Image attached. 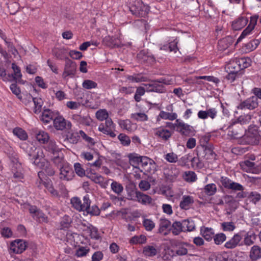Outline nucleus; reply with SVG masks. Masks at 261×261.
Instances as JSON below:
<instances>
[{
	"instance_id": "nucleus-1",
	"label": "nucleus",
	"mask_w": 261,
	"mask_h": 261,
	"mask_svg": "<svg viewBox=\"0 0 261 261\" xmlns=\"http://www.w3.org/2000/svg\"><path fill=\"white\" fill-rule=\"evenodd\" d=\"M261 141V130L256 125H250L245 130V134L241 137L239 143L242 145H258Z\"/></svg>"
},
{
	"instance_id": "nucleus-2",
	"label": "nucleus",
	"mask_w": 261,
	"mask_h": 261,
	"mask_svg": "<svg viewBox=\"0 0 261 261\" xmlns=\"http://www.w3.org/2000/svg\"><path fill=\"white\" fill-rule=\"evenodd\" d=\"M128 8L132 14L137 17H145L149 11V7L141 0L130 2Z\"/></svg>"
},
{
	"instance_id": "nucleus-3",
	"label": "nucleus",
	"mask_w": 261,
	"mask_h": 261,
	"mask_svg": "<svg viewBox=\"0 0 261 261\" xmlns=\"http://www.w3.org/2000/svg\"><path fill=\"white\" fill-rule=\"evenodd\" d=\"M237 120L238 121L233 122L227 127L228 135L232 139H239V141L243 136L244 130L242 124L245 123L246 120H245L242 116L239 117Z\"/></svg>"
},
{
	"instance_id": "nucleus-4",
	"label": "nucleus",
	"mask_w": 261,
	"mask_h": 261,
	"mask_svg": "<svg viewBox=\"0 0 261 261\" xmlns=\"http://www.w3.org/2000/svg\"><path fill=\"white\" fill-rule=\"evenodd\" d=\"M197 154L198 156L204 158L206 160H216L217 154L214 151L213 145L207 142L205 145H201L197 147Z\"/></svg>"
},
{
	"instance_id": "nucleus-5",
	"label": "nucleus",
	"mask_w": 261,
	"mask_h": 261,
	"mask_svg": "<svg viewBox=\"0 0 261 261\" xmlns=\"http://www.w3.org/2000/svg\"><path fill=\"white\" fill-rule=\"evenodd\" d=\"M25 208L29 210L32 218L36 221L39 223H47L48 222L47 216L36 205L27 204Z\"/></svg>"
},
{
	"instance_id": "nucleus-6",
	"label": "nucleus",
	"mask_w": 261,
	"mask_h": 261,
	"mask_svg": "<svg viewBox=\"0 0 261 261\" xmlns=\"http://www.w3.org/2000/svg\"><path fill=\"white\" fill-rule=\"evenodd\" d=\"M220 181L222 186L226 189L233 191L244 190V187L242 185L231 180L227 177L222 176Z\"/></svg>"
},
{
	"instance_id": "nucleus-7",
	"label": "nucleus",
	"mask_w": 261,
	"mask_h": 261,
	"mask_svg": "<svg viewBox=\"0 0 261 261\" xmlns=\"http://www.w3.org/2000/svg\"><path fill=\"white\" fill-rule=\"evenodd\" d=\"M29 160L36 166L39 167L45 160H43L44 155L43 150L40 148H35L28 153Z\"/></svg>"
},
{
	"instance_id": "nucleus-8",
	"label": "nucleus",
	"mask_w": 261,
	"mask_h": 261,
	"mask_svg": "<svg viewBox=\"0 0 261 261\" xmlns=\"http://www.w3.org/2000/svg\"><path fill=\"white\" fill-rule=\"evenodd\" d=\"M76 64L75 62L67 59L66 60L62 77L64 79H66L68 76L73 77L76 73Z\"/></svg>"
},
{
	"instance_id": "nucleus-9",
	"label": "nucleus",
	"mask_w": 261,
	"mask_h": 261,
	"mask_svg": "<svg viewBox=\"0 0 261 261\" xmlns=\"http://www.w3.org/2000/svg\"><path fill=\"white\" fill-rule=\"evenodd\" d=\"M60 178L62 180L69 181L74 176V172L72 167L68 163L65 164L63 167L59 169Z\"/></svg>"
},
{
	"instance_id": "nucleus-10",
	"label": "nucleus",
	"mask_w": 261,
	"mask_h": 261,
	"mask_svg": "<svg viewBox=\"0 0 261 261\" xmlns=\"http://www.w3.org/2000/svg\"><path fill=\"white\" fill-rule=\"evenodd\" d=\"M258 106V102L257 97L255 96H251L246 100L241 101L237 106L238 109L243 110H253L257 108Z\"/></svg>"
},
{
	"instance_id": "nucleus-11",
	"label": "nucleus",
	"mask_w": 261,
	"mask_h": 261,
	"mask_svg": "<svg viewBox=\"0 0 261 261\" xmlns=\"http://www.w3.org/2000/svg\"><path fill=\"white\" fill-rule=\"evenodd\" d=\"M27 242L23 240L17 239L11 243L10 249L14 253H21L27 248Z\"/></svg>"
},
{
	"instance_id": "nucleus-12",
	"label": "nucleus",
	"mask_w": 261,
	"mask_h": 261,
	"mask_svg": "<svg viewBox=\"0 0 261 261\" xmlns=\"http://www.w3.org/2000/svg\"><path fill=\"white\" fill-rule=\"evenodd\" d=\"M54 127L58 130L69 129L71 127V123L67 121L62 116L56 115L54 120Z\"/></svg>"
},
{
	"instance_id": "nucleus-13",
	"label": "nucleus",
	"mask_w": 261,
	"mask_h": 261,
	"mask_svg": "<svg viewBox=\"0 0 261 261\" xmlns=\"http://www.w3.org/2000/svg\"><path fill=\"white\" fill-rule=\"evenodd\" d=\"M176 122H177V128L176 130L182 135L188 136L194 134V130L192 126L185 123L179 119H176Z\"/></svg>"
},
{
	"instance_id": "nucleus-14",
	"label": "nucleus",
	"mask_w": 261,
	"mask_h": 261,
	"mask_svg": "<svg viewBox=\"0 0 261 261\" xmlns=\"http://www.w3.org/2000/svg\"><path fill=\"white\" fill-rule=\"evenodd\" d=\"M140 163L141 164L144 172L147 173H151L152 170V167L154 168L155 165L152 160L145 156H141ZM154 169H153V172H154Z\"/></svg>"
},
{
	"instance_id": "nucleus-15",
	"label": "nucleus",
	"mask_w": 261,
	"mask_h": 261,
	"mask_svg": "<svg viewBox=\"0 0 261 261\" xmlns=\"http://www.w3.org/2000/svg\"><path fill=\"white\" fill-rule=\"evenodd\" d=\"M144 85L146 87L147 92L163 93L166 91L165 87L162 84H160L155 81H153L152 84H144Z\"/></svg>"
},
{
	"instance_id": "nucleus-16",
	"label": "nucleus",
	"mask_w": 261,
	"mask_h": 261,
	"mask_svg": "<svg viewBox=\"0 0 261 261\" xmlns=\"http://www.w3.org/2000/svg\"><path fill=\"white\" fill-rule=\"evenodd\" d=\"M58 112H55L51 110L47 109L43 110L40 117V120L44 123L48 124L51 120H54Z\"/></svg>"
},
{
	"instance_id": "nucleus-17",
	"label": "nucleus",
	"mask_w": 261,
	"mask_h": 261,
	"mask_svg": "<svg viewBox=\"0 0 261 261\" xmlns=\"http://www.w3.org/2000/svg\"><path fill=\"white\" fill-rule=\"evenodd\" d=\"M234 39L231 36H227L218 41V48L220 50H224L228 48L234 42Z\"/></svg>"
},
{
	"instance_id": "nucleus-18",
	"label": "nucleus",
	"mask_w": 261,
	"mask_h": 261,
	"mask_svg": "<svg viewBox=\"0 0 261 261\" xmlns=\"http://www.w3.org/2000/svg\"><path fill=\"white\" fill-rule=\"evenodd\" d=\"M12 68L13 70L14 73L8 74V77L10 78V80H13L15 81H18L19 83H21L22 74L21 73L20 68L15 63H13L12 64Z\"/></svg>"
},
{
	"instance_id": "nucleus-19",
	"label": "nucleus",
	"mask_w": 261,
	"mask_h": 261,
	"mask_svg": "<svg viewBox=\"0 0 261 261\" xmlns=\"http://www.w3.org/2000/svg\"><path fill=\"white\" fill-rule=\"evenodd\" d=\"M242 239L240 233H236L229 241L225 243L224 246L227 249H233L239 245Z\"/></svg>"
},
{
	"instance_id": "nucleus-20",
	"label": "nucleus",
	"mask_w": 261,
	"mask_h": 261,
	"mask_svg": "<svg viewBox=\"0 0 261 261\" xmlns=\"http://www.w3.org/2000/svg\"><path fill=\"white\" fill-rule=\"evenodd\" d=\"M248 20L246 17L241 16L232 22V29L237 31L242 29L247 23Z\"/></svg>"
},
{
	"instance_id": "nucleus-21",
	"label": "nucleus",
	"mask_w": 261,
	"mask_h": 261,
	"mask_svg": "<svg viewBox=\"0 0 261 261\" xmlns=\"http://www.w3.org/2000/svg\"><path fill=\"white\" fill-rule=\"evenodd\" d=\"M136 195L137 200L144 204H150L152 202V198L148 195L143 194L139 191H132Z\"/></svg>"
},
{
	"instance_id": "nucleus-22",
	"label": "nucleus",
	"mask_w": 261,
	"mask_h": 261,
	"mask_svg": "<svg viewBox=\"0 0 261 261\" xmlns=\"http://www.w3.org/2000/svg\"><path fill=\"white\" fill-rule=\"evenodd\" d=\"M11 172L13 178L16 181H21L24 178L23 169L21 164L16 165V167H11Z\"/></svg>"
},
{
	"instance_id": "nucleus-23",
	"label": "nucleus",
	"mask_w": 261,
	"mask_h": 261,
	"mask_svg": "<svg viewBox=\"0 0 261 261\" xmlns=\"http://www.w3.org/2000/svg\"><path fill=\"white\" fill-rule=\"evenodd\" d=\"M51 160L55 165L59 169L68 163L64 160L63 154L60 152L54 155Z\"/></svg>"
},
{
	"instance_id": "nucleus-24",
	"label": "nucleus",
	"mask_w": 261,
	"mask_h": 261,
	"mask_svg": "<svg viewBox=\"0 0 261 261\" xmlns=\"http://www.w3.org/2000/svg\"><path fill=\"white\" fill-rule=\"evenodd\" d=\"M240 166L242 169L247 172L254 173L256 171L255 163L249 160L241 162Z\"/></svg>"
},
{
	"instance_id": "nucleus-25",
	"label": "nucleus",
	"mask_w": 261,
	"mask_h": 261,
	"mask_svg": "<svg viewBox=\"0 0 261 261\" xmlns=\"http://www.w3.org/2000/svg\"><path fill=\"white\" fill-rule=\"evenodd\" d=\"M39 167L43 170L47 176H52L55 174L54 169L50 163L46 161H44Z\"/></svg>"
},
{
	"instance_id": "nucleus-26",
	"label": "nucleus",
	"mask_w": 261,
	"mask_h": 261,
	"mask_svg": "<svg viewBox=\"0 0 261 261\" xmlns=\"http://www.w3.org/2000/svg\"><path fill=\"white\" fill-rule=\"evenodd\" d=\"M194 203V200L192 196L185 195L182 197V200L180 202L179 206L181 209L188 210L191 204Z\"/></svg>"
},
{
	"instance_id": "nucleus-27",
	"label": "nucleus",
	"mask_w": 261,
	"mask_h": 261,
	"mask_svg": "<svg viewBox=\"0 0 261 261\" xmlns=\"http://www.w3.org/2000/svg\"><path fill=\"white\" fill-rule=\"evenodd\" d=\"M184 232L192 231L195 228L194 222L190 219H184L181 221Z\"/></svg>"
},
{
	"instance_id": "nucleus-28",
	"label": "nucleus",
	"mask_w": 261,
	"mask_h": 261,
	"mask_svg": "<svg viewBox=\"0 0 261 261\" xmlns=\"http://www.w3.org/2000/svg\"><path fill=\"white\" fill-rule=\"evenodd\" d=\"M47 151L53 155H55L61 152V150L56 145V142L53 140H50L48 144L45 147Z\"/></svg>"
},
{
	"instance_id": "nucleus-29",
	"label": "nucleus",
	"mask_w": 261,
	"mask_h": 261,
	"mask_svg": "<svg viewBox=\"0 0 261 261\" xmlns=\"http://www.w3.org/2000/svg\"><path fill=\"white\" fill-rule=\"evenodd\" d=\"M155 135L160 137L164 141H167L171 137L172 134L168 129L160 127L156 129Z\"/></svg>"
},
{
	"instance_id": "nucleus-30",
	"label": "nucleus",
	"mask_w": 261,
	"mask_h": 261,
	"mask_svg": "<svg viewBox=\"0 0 261 261\" xmlns=\"http://www.w3.org/2000/svg\"><path fill=\"white\" fill-rule=\"evenodd\" d=\"M171 226V222L166 219H161L160 220L159 232L164 233L165 235L168 234L167 232H164L168 229Z\"/></svg>"
},
{
	"instance_id": "nucleus-31",
	"label": "nucleus",
	"mask_w": 261,
	"mask_h": 261,
	"mask_svg": "<svg viewBox=\"0 0 261 261\" xmlns=\"http://www.w3.org/2000/svg\"><path fill=\"white\" fill-rule=\"evenodd\" d=\"M139 58H142L144 61L149 62L150 63H154L155 59L153 55L149 54L145 50H142L138 54Z\"/></svg>"
},
{
	"instance_id": "nucleus-32",
	"label": "nucleus",
	"mask_w": 261,
	"mask_h": 261,
	"mask_svg": "<svg viewBox=\"0 0 261 261\" xmlns=\"http://www.w3.org/2000/svg\"><path fill=\"white\" fill-rule=\"evenodd\" d=\"M200 233L207 241H211L214 236V232L212 228L205 227L203 229H201Z\"/></svg>"
},
{
	"instance_id": "nucleus-33",
	"label": "nucleus",
	"mask_w": 261,
	"mask_h": 261,
	"mask_svg": "<svg viewBox=\"0 0 261 261\" xmlns=\"http://www.w3.org/2000/svg\"><path fill=\"white\" fill-rule=\"evenodd\" d=\"M174 235H178L181 232H184L181 221H175L173 223L171 228L169 229Z\"/></svg>"
},
{
	"instance_id": "nucleus-34",
	"label": "nucleus",
	"mask_w": 261,
	"mask_h": 261,
	"mask_svg": "<svg viewBox=\"0 0 261 261\" xmlns=\"http://www.w3.org/2000/svg\"><path fill=\"white\" fill-rule=\"evenodd\" d=\"M188 243H179L176 245V254L179 256L186 255L188 253V249L186 248L189 246Z\"/></svg>"
},
{
	"instance_id": "nucleus-35",
	"label": "nucleus",
	"mask_w": 261,
	"mask_h": 261,
	"mask_svg": "<svg viewBox=\"0 0 261 261\" xmlns=\"http://www.w3.org/2000/svg\"><path fill=\"white\" fill-rule=\"evenodd\" d=\"M261 257V248L257 245L253 246L250 252V257L252 260H255Z\"/></svg>"
},
{
	"instance_id": "nucleus-36",
	"label": "nucleus",
	"mask_w": 261,
	"mask_h": 261,
	"mask_svg": "<svg viewBox=\"0 0 261 261\" xmlns=\"http://www.w3.org/2000/svg\"><path fill=\"white\" fill-rule=\"evenodd\" d=\"M30 96L32 98L33 101L35 106L34 112L36 114H39L41 111L42 106L43 102L42 99L40 98L33 97L31 95Z\"/></svg>"
},
{
	"instance_id": "nucleus-37",
	"label": "nucleus",
	"mask_w": 261,
	"mask_h": 261,
	"mask_svg": "<svg viewBox=\"0 0 261 261\" xmlns=\"http://www.w3.org/2000/svg\"><path fill=\"white\" fill-rule=\"evenodd\" d=\"M36 138L37 141L42 144L47 143L49 139V137L47 133L41 130L36 134Z\"/></svg>"
},
{
	"instance_id": "nucleus-38",
	"label": "nucleus",
	"mask_w": 261,
	"mask_h": 261,
	"mask_svg": "<svg viewBox=\"0 0 261 261\" xmlns=\"http://www.w3.org/2000/svg\"><path fill=\"white\" fill-rule=\"evenodd\" d=\"M72 220L70 216L65 215L62 218L60 222V229H65L68 228L70 226Z\"/></svg>"
},
{
	"instance_id": "nucleus-39",
	"label": "nucleus",
	"mask_w": 261,
	"mask_h": 261,
	"mask_svg": "<svg viewBox=\"0 0 261 261\" xmlns=\"http://www.w3.org/2000/svg\"><path fill=\"white\" fill-rule=\"evenodd\" d=\"M203 191L207 196H213L217 192V186L215 184H209L205 186Z\"/></svg>"
},
{
	"instance_id": "nucleus-40",
	"label": "nucleus",
	"mask_w": 261,
	"mask_h": 261,
	"mask_svg": "<svg viewBox=\"0 0 261 261\" xmlns=\"http://www.w3.org/2000/svg\"><path fill=\"white\" fill-rule=\"evenodd\" d=\"M143 253L145 256H154L157 254V250L152 246L147 245L143 247Z\"/></svg>"
},
{
	"instance_id": "nucleus-41",
	"label": "nucleus",
	"mask_w": 261,
	"mask_h": 261,
	"mask_svg": "<svg viewBox=\"0 0 261 261\" xmlns=\"http://www.w3.org/2000/svg\"><path fill=\"white\" fill-rule=\"evenodd\" d=\"M84 231L88 233L91 238L98 239V234L97 229L93 225H89L86 228L84 229Z\"/></svg>"
},
{
	"instance_id": "nucleus-42",
	"label": "nucleus",
	"mask_w": 261,
	"mask_h": 261,
	"mask_svg": "<svg viewBox=\"0 0 261 261\" xmlns=\"http://www.w3.org/2000/svg\"><path fill=\"white\" fill-rule=\"evenodd\" d=\"M14 135L16 136L21 140H25L28 139V135L26 132L20 127H16L13 130Z\"/></svg>"
},
{
	"instance_id": "nucleus-43",
	"label": "nucleus",
	"mask_w": 261,
	"mask_h": 261,
	"mask_svg": "<svg viewBox=\"0 0 261 261\" xmlns=\"http://www.w3.org/2000/svg\"><path fill=\"white\" fill-rule=\"evenodd\" d=\"M147 239L145 236L141 234L139 236H135L129 240V243L132 244H144L146 242Z\"/></svg>"
},
{
	"instance_id": "nucleus-44",
	"label": "nucleus",
	"mask_w": 261,
	"mask_h": 261,
	"mask_svg": "<svg viewBox=\"0 0 261 261\" xmlns=\"http://www.w3.org/2000/svg\"><path fill=\"white\" fill-rule=\"evenodd\" d=\"M159 116L162 119L169 120H174L176 119L177 117L175 113H170L163 111L160 112Z\"/></svg>"
},
{
	"instance_id": "nucleus-45",
	"label": "nucleus",
	"mask_w": 261,
	"mask_h": 261,
	"mask_svg": "<svg viewBox=\"0 0 261 261\" xmlns=\"http://www.w3.org/2000/svg\"><path fill=\"white\" fill-rule=\"evenodd\" d=\"M111 188L112 190L118 195H120L123 190V187L122 185L121 184L114 180L112 181V182L111 184Z\"/></svg>"
},
{
	"instance_id": "nucleus-46",
	"label": "nucleus",
	"mask_w": 261,
	"mask_h": 261,
	"mask_svg": "<svg viewBox=\"0 0 261 261\" xmlns=\"http://www.w3.org/2000/svg\"><path fill=\"white\" fill-rule=\"evenodd\" d=\"M238 62L240 66V70L250 66L251 59L249 58H241L238 59Z\"/></svg>"
},
{
	"instance_id": "nucleus-47",
	"label": "nucleus",
	"mask_w": 261,
	"mask_h": 261,
	"mask_svg": "<svg viewBox=\"0 0 261 261\" xmlns=\"http://www.w3.org/2000/svg\"><path fill=\"white\" fill-rule=\"evenodd\" d=\"M240 73L235 70H229L228 74L225 76V79L227 80L230 83H232L237 79L239 78Z\"/></svg>"
},
{
	"instance_id": "nucleus-48",
	"label": "nucleus",
	"mask_w": 261,
	"mask_h": 261,
	"mask_svg": "<svg viewBox=\"0 0 261 261\" xmlns=\"http://www.w3.org/2000/svg\"><path fill=\"white\" fill-rule=\"evenodd\" d=\"M130 118L138 121H145L148 120V116L144 113H136L132 114Z\"/></svg>"
},
{
	"instance_id": "nucleus-49",
	"label": "nucleus",
	"mask_w": 261,
	"mask_h": 261,
	"mask_svg": "<svg viewBox=\"0 0 261 261\" xmlns=\"http://www.w3.org/2000/svg\"><path fill=\"white\" fill-rule=\"evenodd\" d=\"M146 89L143 87H138L137 88L135 94L134 95V99L136 102H140L141 100V96L144 95Z\"/></svg>"
},
{
	"instance_id": "nucleus-50",
	"label": "nucleus",
	"mask_w": 261,
	"mask_h": 261,
	"mask_svg": "<svg viewBox=\"0 0 261 261\" xmlns=\"http://www.w3.org/2000/svg\"><path fill=\"white\" fill-rule=\"evenodd\" d=\"M253 29V26L252 27L248 25L247 27L242 32L241 35L237 39V42L235 43V46L246 36L250 34Z\"/></svg>"
},
{
	"instance_id": "nucleus-51",
	"label": "nucleus",
	"mask_w": 261,
	"mask_h": 261,
	"mask_svg": "<svg viewBox=\"0 0 261 261\" xmlns=\"http://www.w3.org/2000/svg\"><path fill=\"white\" fill-rule=\"evenodd\" d=\"M88 214L91 216H99L100 213V209L96 205H93L91 207L90 206L85 211Z\"/></svg>"
},
{
	"instance_id": "nucleus-52",
	"label": "nucleus",
	"mask_w": 261,
	"mask_h": 261,
	"mask_svg": "<svg viewBox=\"0 0 261 261\" xmlns=\"http://www.w3.org/2000/svg\"><path fill=\"white\" fill-rule=\"evenodd\" d=\"M214 241L216 245H220L222 244L226 239V235L223 233H217L214 234Z\"/></svg>"
},
{
	"instance_id": "nucleus-53",
	"label": "nucleus",
	"mask_w": 261,
	"mask_h": 261,
	"mask_svg": "<svg viewBox=\"0 0 261 261\" xmlns=\"http://www.w3.org/2000/svg\"><path fill=\"white\" fill-rule=\"evenodd\" d=\"M95 115L96 118L100 121L106 120L108 118L109 116L107 110L105 109H100L98 110L96 112Z\"/></svg>"
},
{
	"instance_id": "nucleus-54",
	"label": "nucleus",
	"mask_w": 261,
	"mask_h": 261,
	"mask_svg": "<svg viewBox=\"0 0 261 261\" xmlns=\"http://www.w3.org/2000/svg\"><path fill=\"white\" fill-rule=\"evenodd\" d=\"M142 223L147 231H151L155 227V223L149 219H144Z\"/></svg>"
},
{
	"instance_id": "nucleus-55",
	"label": "nucleus",
	"mask_w": 261,
	"mask_h": 261,
	"mask_svg": "<svg viewBox=\"0 0 261 261\" xmlns=\"http://www.w3.org/2000/svg\"><path fill=\"white\" fill-rule=\"evenodd\" d=\"M259 43L260 42L258 40L253 39L245 44V47L248 50L252 51L254 50L258 46Z\"/></svg>"
},
{
	"instance_id": "nucleus-56",
	"label": "nucleus",
	"mask_w": 261,
	"mask_h": 261,
	"mask_svg": "<svg viewBox=\"0 0 261 261\" xmlns=\"http://www.w3.org/2000/svg\"><path fill=\"white\" fill-rule=\"evenodd\" d=\"M71 203L73 206L79 211H82L83 208L82 206V201L80 198L74 197L71 199Z\"/></svg>"
},
{
	"instance_id": "nucleus-57",
	"label": "nucleus",
	"mask_w": 261,
	"mask_h": 261,
	"mask_svg": "<svg viewBox=\"0 0 261 261\" xmlns=\"http://www.w3.org/2000/svg\"><path fill=\"white\" fill-rule=\"evenodd\" d=\"M8 8L9 9L10 14L14 15L18 12L19 5L17 2H12L8 5Z\"/></svg>"
},
{
	"instance_id": "nucleus-58",
	"label": "nucleus",
	"mask_w": 261,
	"mask_h": 261,
	"mask_svg": "<svg viewBox=\"0 0 261 261\" xmlns=\"http://www.w3.org/2000/svg\"><path fill=\"white\" fill-rule=\"evenodd\" d=\"M165 159L170 163H175L178 161V156L174 152L168 153L165 155Z\"/></svg>"
},
{
	"instance_id": "nucleus-59",
	"label": "nucleus",
	"mask_w": 261,
	"mask_h": 261,
	"mask_svg": "<svg viewBox=\"0 0 261 261\" xmlns=\"http://www.w3.org/2000/svg\"><path fill=\"white\" fill-rule=\"evenodd\" d=\"M222 229L223 231H233L236 226L232 222H223L221 224Z\"/></svg>"
},
{
	"instance_id": "nucleus-60",
	"label": "nucleus",
	"mask_w": 261,
	"mask_h": 261,
	"mask_svg": "<svg viewBox=\"0 0 261 261\" xmlns=\"http://www.w3.org/2000/svg\"><path fill=\"white\" fill-rule=\"evenodd\" d=\"M113 129H109V130L105 129V125L103 123L99 125L98 130L105 134L110 136L111 138H115L116 134L112 131Z\"/></svg>"
},
{
	"instance_id": "nucleus-61",
	"label": "nucleus",
	"mask_w": 261,
	"mask_h": 261,
	"mask_svg": "<svg viewBox=\"0 0 261 261\" xmlns=\"http://www.w3.org/2000/svg\"><path fill=\"white\" fill-rule=\"evenodd\" d=\"M90 251V249L85 247H80L76 251L75 255L77 257L86 256Z\"/></svg>"
},
{
	"instance_id": "nucleus-62",
	"label": "nucleus",
	"mask_w": 261,
	"mask_h": 261,
	"mask_svg": "<svg viewBox=\"0 0 261 261\" xmlns=\"http://www.w3.org/2000/svg\"><path fill=\"white\" fill-rule=\"evenodd\" d=\"M97 85L96 83L90 80H85L82 84L83 87L86 89L95 88L97 87Z\"/></svg>"
},
{
	"instance_id": "nucleus-63",
	"label": "nucleus",
	"mask_w": 261,
	"mask_h": 261,
	"mask_svg": "<svg viewBox=\"0 0 261 261\" xmlns=\"http://www.w3.org/2000/svg\"><path fill=\"white\" fill-rule=\"evenodd\" d=\"M248 198L250 200V201L256 204L260 200L261 195L256 192H251L248 196Z\"/></svg>"
},
{
	"instance_id": "nucleus-64",
	"label": "nucleus",
	"mask_w": 261,
	"mask_h": 261,
	"mask_svg": "<svg viewBox=\"0 0 261 261\" xmlns=\"http://www.w3.org/2000/svg\"><path fill=\"white\" fill-rule=\"evenodd\" d=\"M74 168L75 173L79 176L83 177L85 175V171L79 163H75Z\"/></svg>"
}]
</instances>
